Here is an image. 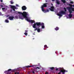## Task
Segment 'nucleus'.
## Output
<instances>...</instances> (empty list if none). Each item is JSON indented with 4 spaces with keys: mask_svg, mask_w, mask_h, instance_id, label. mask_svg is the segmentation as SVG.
Wrapping results in <instances>:
<instances>
[{
    "mask_svg": "<svg viewBox=\"0 0 74 74\" xmlns=\"http://www.w3.org/2000/svg\"><path fill=\"white\" fill-rule=\"evenodd\" d=\"M29 15V13L28 12H23V16L25 18H26L25 20L29 22H31L32 23H36V22L34 20H30L29 19H28V18L27 16H28Z\"/></svg>",
    "mask_w": 74,
    "mask_h": 74,
    "instance_id": "nucleus-1",
    "label": "nucleus"
},
{
    "mask_svg": "<svg viewBox=\"0 0 74 74\" xmlns=\"http://www.w3.org/2000/svg\"><path fill=\"white\" fill-rule=\"evenodd\" d=\"M66 9H68L70 13L69 15V17L70 18H71V17L73 16V15L71 14V13L73 12L72 11H74V8L71 7H68L66 8Z\"/></svg>",
    "mask_w": 74,
    "mask_h": 74,
    "instance_id": "nucleus-2",
    "label": "nucleus"
},
{
    "mask_svg": "<svg viewBox=\"0 0 74 74\" xmlns=\"http://www.w3.org/2000/svg\"><path fill=\"white\" fill-rule=\"evenodd\" d=\"M36 25H37L38 26H39L41 25V23L40 22H36V23H34L33 26V27L34 29H36Z\"/></svg>",
    "mask_w": 74,
    "mask_h": 74,
    "instance_id": "nucleus-3",
    "label": "nucleus"
},
{
    "mask_svg": "<svg viewBox=\"0 0 74 74\" xmlns=\"http://www.w3.org/2000/svg\"><path fill=\"white\" fill-rule=\"evenodd\" d=\"M66 14L64 11H62L59 12V14H58V15L60 16H63V15Z\"/></svg>",
    "mask_w": 74,
    "mask_h": 74,
    "instance_id": "nucleus-4",
    "label": "nucleus"
},
{
    "mask_svg": "<svg viewBox=\"0 0 74 74\" xmlns=\"http://www.w3.org/2000/svg\"><path fill=\"white\" fill-rule=\"evenodd\" d=\"M24 12H23V13H22L21 12H17V13H18V14H20L21 15H23V16H22L20 17V19H22V20L24 19V18L25 19L26 18H26H25L23 15V14Z\"/></svg>",
    "mask_w": 74,
    "mask_h": 74,
    "instance_id": "nucleus-5",
    "label": "nucleus"
},
{
    "mask_svg": "<svg viewBox=\"0 0 74 74\" xmlns=\"http://www.w3.org/2000/svg\"><path fill=\"white\" fill-rule=\"evenodd\" d=\"M62 71L61 73H62V74H64V73L66 72V70L64 69L63 68H59L58 69V71Z\"/></svg>",
    "mask_w": 74,
    "mask_h": 74,
    "instance_id": "nucleus-6",
    "label": "nucleus"
},
{
    "mask_svg": "<svg viewBox=\"0 0 74 74\" xmlns=\"http://www.w3.org/2000/svg\"><path fill=\"white\" fill-rule=\"evenodd\" d=\"M48 3H45L43 4V5H42L41 6V8H42V11H44V7H47V4H48Z\"/></svg>",
    "mask_w": 74,
    "mask_h": 74,
    "instance_id": "nucleus-7",
    "label": "nucleus"
},
{
    "mask_svg": "<svg viewBox=\"0 0 74 74\" xmlns=\"http://www.w3.org/2000/svg\"><path fill=\"white\" fill-rule=\"evenodd\" d=\"M49 10L51 11H54V10H55V7L53 6H52L51 7V8H49Z\"/></svg>",
    "mask_w": 74,
    "mask_h": 74,
    "instance_id": "nucleus-8",
    "label": "nucleus"
},
{
    "mask_svg": "<svg viewBox=\"0 0 74 74\" xmlns=\"http://www.w3.org/2000/svg\"><path fill=\"white\" fill-rule=\"evenodd\" d=\"M11 8H12L13 11H15V9H16V8L15 6L11 5Z\"/></svg>",
    "mask_w": 74,
    "mask_h": 74,
    "instance_id": "nucleus-9",
    "label": "nucleus"
},
{
    "mask_svg": "<svg viewBox=\"0 0 74 74\" xmlns=\"http://www.w3.org/2000/svg\"><path fill=\"white\" fill-rule=\"evenodd\" d=\"M36 30H37V32L38 33L40 32V28H38L37 27L34 29V31H36Z\"/></svg>",
    "mask_w": 74,
    "mask_h": 74,
    "instance_id": "nucleus-10",
    "label": "nucleus"
},
{
    "mask_svg": "<svg viewBox=\"0 0 74 74\" xmlns=\"http://www.w3.org/2000/svg\"><path fill=\"white\" fill-rule=\"evenodd\" d=\"M22 10H23V11H25L27 9V8L26 7V6H23L22 7Z\"/></svg>",
    "mask_w": 74,
    "mask_h": 74,
    "instance_id": "nucleus-11",
    "label": "nucleus"
},
{
    "mask_svg": "<svg viewBox=\"0 0 74 74\" xmlns=\"http://www.w3.org/2000/svg\"><path fill=\"white\" fill-rule=\"evenodd\" d=\"M14 18V16H10L8 18L10 20H11V21H12L13 19Z\"/></svg>",
    "mask_w": 74,
    "mask_h": 74,
    "instance_id": "nucleus-12",
    "label": "nucleus"
},
{
    "mask_svg": "<svg viewBox=\"0 0 74 74\" xmlns=\"http://www.w3.org/2000/svg\"><path fill=\"white\" fill-rule=\"evenodd\" d=\"M41 26H42V29H44V28H45V26L44 25V23H41Z\"/></svg>",
    "mask_w": 74,
    "mask_h": 74,
    "instance_id": "nucleus-13",
    "label": "nucleus"
},
{
    "mask_svg": "<svg viewBox=\"0 0 74 74\" xmlns=\"http://www.w3.org/2000/svg\"><path fill=\"white\" fill-rule=\"evenodd\" d=\"M32 71H36V73H38V71H37V70H36V68L35 69H32Z\"/></svg>",
    "mask_w": 74,
    "mask_h": 74,
    "instance_id": "nucleus-14",
    "label": "nucleus"
},
{
    "mask_svg": "<svg viewBox=\"0 0 74 74\" xmlns=\"http://www.w3.org/2000/svg\"><path fill=\"white\" fill-rule=\"evenodd\" d=\"M43 12H44V13H46L47 12H49V10L48 9H47L46 10H45V9H44V10L43 11H42Z\"/></svg>",
    "mask_w": 74,
    "mask_h": 74,
    "instance_id": "nucleus-15",
    "label": "nucleus"
},
{
    "mask_svg": "<svg viewBox=\"0 0 74 74\" xmlns=\"http://www.w3.org/2000/svg\"><path fill=\"white\" fill-rule=\"evenodd\" d=\"M11 70H12V69H8V71H5L4 72V73H6V72H8V71H11Z\"/></svg>",
    "mask_w": 74,
    "mask_h": 74,
    "instance_id": "nucleus-16",
    "label": "nucleus"
},
{
    "mask_svg": "<svg viewBox=\"0 0 74 74\" xmlns=\"http://www.w3.org/2000/svg\"><path fill=\"white\" fill-rule=\"evenodd\" d=\"M55 29V30H56V31H57V30H59V27H56Z\"/></svg>",
    "mask_w": 74,
    "mask_h": 74,
    "instance_id": "nucleus-17",
    "label": "nucleus"
},
{
    "mask_svg": "<svg viewBox=\"0 0 74 74\" xmlns=\"http://www.w3.org/2000/svg\"><path fill=\"white\" fill-rule=\"evenodd\" d=\"M62 2H63V3H66V1L65 0H61Z\"/></svg>",
    "mask_w": 74,
    "mask_h": 74,
    "instance_id": "nucleus-18",
    "label": "nucleus"
},
{
    "mask_svg": "<svg viewBox=\"0 0 74 74\" xmlns=\"http://www.w3.org/2000/svg\"><path fill=\"white\" fill-rule=\"evenodd\" d=\"M31 67H35L36 66L35 65H32L31 66Z\"/></svg>",
    "mask_w": 74,
    "mask_h": 74,
    "instance_id": "nucleus-19",
    "label": "nucleus"
},
{
    "mask_svg": "<svg viewBox=\"0 0 74 74\" xmlns=\"http://www.w3.org/2000/svg\"><path fill=\"white\" fill-rule=\"evenodd\" d=\"M54 67H51L50 68V70H54Z\"/></svg>",
    "mask_w": 74,
    "mask_h": 74,
    "instance_id": "nucleus-20",
    "label": "nucleus"
},
{
    "mask_svg": "<svg viewBox=\"0 0 74 74\" xmlns=\"http://www.w3.org/2000/svg\"><path fill=\"white\" fill-rule=\"evenodd\" d=\"M31 66H26V67H27V68H29L30 67H31Z\"/></svg>",
    "mask_w": 74,
    "mask_h": 74,
    "instance_id": "nucleus-21",
    "label": "nucleus"
},
{
    "mask_svg": "<svg viewBox=\"0 0 74 74\" xmlns=\"http://www.w3.org/2000/svg\"><path fill=\"white\" fill-rule=\"evenodd\" d=\"M11 4H14V2L12 1H11L10 2Z\"/></svg>",
    "mask_w": 74,
    "mask_h": 74,
    "instance_id": "nucleus-22",
    "label": "nucleus"
},
{
    "mask_svg": "<svg viewBox=\"0 0 74 74\" xmlns=\"http://www.w3.org/2000/svg\"><path fill=\"white\" fill-rule=\"evenodd\" d=\"M5 22L6 23H8L9 22V21H8V20H7L6 19L5 20Z\"/></svg>",
    "mask_w": 74,
    "mask_h": 74,
    "instance_id": "nucleus-23",
    "label": "nucleus"
},
{
    "mask_svg": "<svg viewBox=\"0 0 74 74\" xmlns=\"http://www.w3.org/2000/svg\"><path fill=\"white\" fill-rule=\"evenodd\" d=\"M64 10L65 12H66V11H67V10L66 9V8H64Z\"/></svg>",
    "mask_w": 74,
    "mask_h": 74,
    "instance_id": "nucleus-24",
    "label": "nucleus"
},
{
    "mask_svg": "<svg viewBox=\"0 0 74 74\" xmlns=\"http://www.w3.org/2000/svg\"><path fill=\"white\" fill-rule=\"evenodd\" d=\"M56 3L58 4H60V2L59 1H57Z\"/></svg>",
    "mask_w": 74,
    "mask_h": 74,
    "instance_id": "nucleus-25",
    "label": "nucleus"
},
{
    "mask_svg": "<svg viewBox=\"0 0 74 74\" xmlns=\"http://www.w3.org/2000/svg\"><path fill=\"white\" fill-rule=\"evenodd\" d=\"M60 72L58 73V74H61V73L62 72V71H61V70H60Z\"/></svg>",
    "mask_w": 74,
    "mask_h": 74,
    "instance_id": "nucleus-26",
    "label": "nucleus"
},
{
    "mask_svg": "<svg viewBox=\"0 0 74 74\" xmlns=\"http://www.w3.org/2000/svg\"><path fill=\"white\" fill-rule=\"evenodd\" d=\"M24 34L25 35V36H27V33L26 32H25L24 33Z\"/></svg>",
    "mask_w": 74,
    "mask_h": 74,
    "instance_id": "nucleus-27",
    "label": "nucleus"
},
{
    "mask_svg": "<svg viewBox=\"0 0 74 74\" xmlns=\"http://www.w3.org/2000/svg\"><path fill=\"white\" fill-rule=\"evenodd\" d=\"M70 3H71V4H74V2H73V1H71L70 2Z\"/></svg>",
    "mask_w": 74,
    "mask_h": 74,
    "instance_id": "nucleus-28",
    "label": "nucleus"
},
{
    "mask_svg": "<svg viewBox=\"0 0 74 74\" xmlns=\"http://www.w3.org/2000/svg\"><path fill=\"white\" fill-rule=\"evenodd\" d=\"M19 74V72L17 73L16 72H15L14 73V74Z\"/></svg>",
    "mask_w": 74,
    "mask_h": 74,
    "instance_id": "nucleus-29",
    "label": "nucleus"
},
{
    "mask_svg": "<svg viewBox=\"0 0 74 74\" xmlns=\"http://www.w3.org/2000/svg\"><path fill=\"white\" fill-rule=\"evenodd\" d=\"M36 70H37V69H40V68L39 67H37L36 68Z\"/></svg>",
    "mask_w": 74,
    "mask_h": 74,
    "instance_id": "nucleus-30",
    "label": "nucleus"
},
{
    "mask_svg": "<svg viewBox=\"0 0 74 74\" xmlns=\"http://www.w3.org/2000/svg\"><path fill=\"white\" fill-rule=\"evenodd\" d=\"M45 48H46V47H47V45H45L44 46Z\"/></svg>",
    "mask_w": 74,
    "mask_h": 74,
    "instance_id": "nucleus-31",
    "label": "nucleus"
},
{
    "mask_svg": "<svg viewBox=\"0 0 74 74\" xmlns=\"http://www.w3.org/2000/svg\"><path fill=\"white\" fill-rule=\"evenodd\" d=\"M5 8H2V10H5Z\"/></svg>",
    "mask_w": 74,
    "mask_h": 74,
    "instance_id": "nucleus-32",
    "label": "nucleus"
},
{
    "mask_svg": "<svg viewBox=\"0 0 74 74\" xmlns=\"http://www.w3.org/2000/svg\"><path fill=\"white\" fill-rule=\"evenodd\" d=\"M59 68H58H58H56V71H58V70H59Z\"/></svg>",
    "mask_w": 74,
    "mask_h": 74,
    "instance_id": "nucleus-33",
    "label": "nucleus"
},
{
    "mask_svg": "<svg viewBox=\"0 0 74 74\" xmlns=\"http://www.w3.org/2000/svg\"><path fill=\"white\" fill-rule=\"evenodd\" d=\"M32 73H33V74H35V73H34V71H32Z\"/></svg>",
    "mask_w": 74,
    "mask_h": 74,
    "instance_id": "nucleus-34",
    "label": "nucleus"
},
{
    "mask_svg": "<svg viewBox=\"0 0 74 74\" xmlns=\"http://www.w3.org/2000/svg\"><path fill=\"white\" fill-rule=\"evenodd\" d=\"M28 31L27 30H26L25 31V33H26V32H27Z\"/></svg>",
    "mask_w": 74,
    "mask_h": 74,
    "instance_id": "nucleus-35",
    "label": "nucleus"
},
{
    "mask_svg": "<svg viewBox=\"0 0 74 74\" xmlns=\"http://www.w3.org/2000/svg\"><path fill=\"white\" fill-rule=\"evenodd\" d=\"M45 74H48V73L47 72H46L45 73Z\"/></svg>",
    "mask_w": 74,
    "mask_h": 74,
    "instance_id": "nucleus-36",
    "label": "nucleus"
},
{
    "mask_svg": "<svg viewBox=\"0 0 74 74\" xmlns=\"http://www.w3.org/2000/svg\"><path fill=\"white\" fill-rule=\"evenodd\" d=\"M16 7H19V5L18 4H16Z\"/></svg>",
    "mask_w": 74,
    "mask_h": 74,
    "instance_id": "nucleus-37",
    "label": "nucleus"
},
{
    "mask_svg": "<svg viewBox=\"0 0 74 74\" xmlns=\"http://www.w3.org/2000/svg\"><path fill=\"white\" fill-rule=\"evenodd\" d=\"M1 7H3V5H1Z\"/></svg>",
    "mask_w": 74,
    "mask_h": 74,
    "instance_id": "nucleus-38",
    "label": "nucleus"
},
{
    "mask_svg": "<svg viewBox=\"0 0 74 74\" xmlns=\"http://www.w3.org/2000/svg\"><path fill=\"white\" fill-rule=\"evenodd\" d=\"M40 26H38V29H39V28H40Z\"/></svg>",
    "mask_w": 74,
    "mask_h": 74,
    "instance_id": "nucleus-39",
    "label": "nucleus"
},
{
    "mask_svg": "<svg viewBox=\"0 0 74 74\" xmlns=\"http://www.w3.org/2000/svg\"><path fill=\"white\" fill-rule=\"evenodd\" d=\"M71 5V7H72L73 6V5Z\"/></svg>",
    "mask_w": 74,
    "mask_h": 74,
    "instance_id": "nucleus-40",
    "label": "nucleus"
},
{
    "mask_svg": "<svg viewBox=\"0 0 74 74\" xmlns=\"http://www.w3.org/2000/svg\"><path fill=\"white\" fill-rule=\"evenodd\" d=\"M15 18H18V16H16L15 17Z\"/></svg>",
    "mask_w": 74,
    "mask_h": 74,
    "instance_id": "nucleus-41",
    "label": "nucleus"
},
{
    "mask_svg": "<svg viewBox=\"0 0 74 74\" xmlns=\"http://www.w3.org/2000/svg\"><path fill=\"white\" fill-rule=\"evenodd\" d=\"M1 2L2 3V2H3V0H1Z\"/></svg>",
    "mask_w": 74,
    "mask_h": 74,
    "instance_id": "nucleus-42",
    "label": "nucleus"
},
{
    "mask_svg": "<svg viewBox=\"0 0 74 74\" xmlns=\"http://www.w3.org/2000/svg\"><path fill=\"white\" fill-rule=\"evenodd\" d=\"M53 1H55V0H52Z\"/></svg>",
    "mask_w": 74,
    "mask_h": 74,
    "instance_id": "nucleus-43",
    "label": "nucleus"
},
{
    "mask_svg": "<svg viewBox=\"0 0 74 74\" xmlns=\"http://www.w3.org/2000/svg\"><path fill=\"white\" fill-rule=\"evenodd\" d=\"M7 74H10V73H8Z\"/></svg>",
    "mask_w": 74,
    "mask_h": 74,
    "instance_id": "nucleus-44",
    "label": "nucleus"
},
{
    "mask_svg": "<svg viewBox=\"0 0 74 74\" xmlns=\"http://www.w3.org/2000/svg\"><path fill=\"white\" fill-rule=\"evenodd\" d=\"M56 1H59V0H56Z\"/></svg>",
    "mask_w": 74,
    "mask_h": 74,
    "instance_id": "nucleus-45",
    "label": "nucleus"
},
{
    "mask_svg": "<svg viewBox=\"0 0 74 74\" xmlns=\"http://www.w3.org/2000/svg\"><path fill=\"white\" fill-rule=\"evenodd\" d=\"M73 7H74V5H73Z\"/></svg>",
    "mask_w": 74,
    "mask_h": 74,
    "instance_id": "nucleus-46",
    "label": "nucleus"
},
{
    "mask_svg": "<svg viewBox=\"0 0 74 74\" xmlns=\"http://www.w3.org/2000/svg\"><path fill=\"white\" fill-rule=\"evenodd\" d=\"M51 5H53V4L52 3H51Z\"/></svg>",
    "mask_w": 74,
    "mask_h": 74,
    "instance_id": "nucleus-47",
    "label": "nucleus"
},
{
    "mask_svg": "<svg viewBox=\"0 0 74 74\" xmlns=\"http://www.w3.org/2000/svg\"><path fill=\"white\" fill-rule=\"evenodd\" d=\"M28 74H30V73H29V72H28Z\"/></svg>",
    "mask_w": 74,
    "mask_h": 74,
    "instance_id": "nucleus-48",
    "label": "nucleus"
},
{
    "mask_svg": "<svg viewBox=\"0 0 74 74\" xmlns=\"http://www.w3.org/2000/svg\"><path fill=\"white\" fill-rule=\"evenodd\" d=\"M11 11H12V10H11Z\"/></svg>",
    "mask_w": 74,
    "mask_h": 74,
    "instance_id": "nucleus-49",
    "label": "nucleus"
},
{
    "mask_svg": "<svg viewBox=\"0 0 74 74\" xmlns=\"http://www.w3.org/2000/svg\"><path fill=\"white\" fill-rule=\"evenodd\" d=\"M70 1H71V0H69Z\"/></svg>",
    "mask_w": 74,
    "mask_h": 74,
    "instance_id": "nucleus-50",
    "label": "nucleus"
},
{
    "mask_svg": "<svg viewBox=\"0 0 74 74\" xmlns=\"http://www.w3.org/2000/svg\"><path fill=\"white\" fill-rule=\"evenodd\" d=\"M1 15V14H0V16Z\"/></svg>",
    "mask_w": 74,
    "mask_h": 74,
    "instance_id": "nucleus-51",
    "label": "nucleus"
},
{
    "mask_svg": "<svg viewBox=\"0 0 74 74\" xmlns=\"http://www.w3.org/2000/svg\"><path fill=\"white\" fill-rule=\"evenodd\" d=\"M66 72H67V71H66Z\"/></svg>",
    "mask_w": 74,
    "mask_h": 74,
    "instance_id": "nucleus-52",
    "label": "nucleus"
},
{
    "mask_svg": "<svg viewBox=\"0 0 74 74\" xmlns=\"http://www.w3.org/2000/svg\"><path fill=\"white\" fill-rule=\"evenodd\" d=\"M59 18H60V17H59Z\"/></svg>",
    "mask_w": 74,
    "mask_h": 74,
    "instance_id": "nucleus-53",
    "label": "nucleus"
}]
</instances>
